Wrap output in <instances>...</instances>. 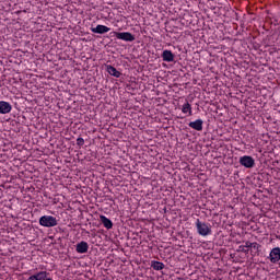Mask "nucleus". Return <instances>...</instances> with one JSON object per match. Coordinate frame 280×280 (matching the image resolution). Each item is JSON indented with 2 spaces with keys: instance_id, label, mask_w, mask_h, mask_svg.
Returning a JSON list of instances; mask_svg holds the SVG:
<instances>
[{
  "instance_id": "obj_1",
  "label": "nucleus",
  "mask_w": 280,
  "mask_h": 280,
  "mask_svg": "<svg viewBox=\"0 0 280 280\" xmlns=\"http://www.w3.org/2000/svg\"><path fill=\"white\" fill-rule=\"evenodd\" d=\"M197 233L202 237H207V235H211V225L209 223L201 222L200 219L196 221Z\"/></svg>"
},
{
  "instance_id": "obj_2",
  "label": "nucleus",
  "mask_w": 280,
  "mask_h": 280,
  "mask_svg": "<svg viewBox=\"0 0 280 280\" xmlns=\"http://www.w3.org/2000/svg\"><path fill=\"white\" fill-rule=\"evenodd\" d=\"M39 224L46 229H51L52 226H58V219L51 215H43L39 219Z\"/></svg>"
},
{
  "instance_id": "obj_3",
  "label": "nucleus",
  "mask_w": 280,
  "mask_h": 280,
  "mask_svg": "<svg viewBox=\"0 0 280 280\" xmlns=\"http://www.w3.org/2000/svg\"><path fill=\"white\" fill-rule=\"evenodd\" d=\"M114 36H116L118 40H125L127 43H132V40H135V35L128 32H124V33L114 32Z\"/></svg>"
},
{
  "instance_id": "obj_4",
  "label": "nucleus",
  "mask_w": 280,
  "mask_h": 280,
  "mask_svg": "<svg viewBox=\"0 0 280 280\" xmlns=\"http://www.w3.org/2000/svg\"><path fill=\"white\" fill-rule=\"evenodd\" d=\"M240 163L243 165V167H255V160L249 155H244L240 158Z\"/></svg>"
},
{
  "instance_id": "obj_5",
  "label": "nucleus",
  "mask_w": 280,
  "mask_h": 280,
  "mask_svg": "<svg viewBox=\"0 0 280 280\" xmlns=\"http://www.w3.org/2000/svg\"><path fill=\"white\" fill-rule=\"evenodd\" d=\"M269 258L271 264H277V261L280 260V248L279 247L273 248L269 254Z\"/></svg>"
},
{
  "instance_id": "obj_6",
  "label": "nucleus",
  "mask_w": 280,
  "mask_h": 280,
  "mask_svg": "<svg viewBox=\"0 0 280 280\" xmlns=\"http://www.w3.org/2000/svg\"><path fill=\"white\" fill-rule=\"evenodd\" d=\"M12 110V105L5 101H0V114L8 115Z\"/></svg>"
},
{
  "instance_id": "obj_7",
  "label": "nucleus",
  "mask_w": 280,
  "mask_h": 280,
  "mask_svg": "<svg viewBox=\"0 0 280 280\" xmlns=\"http://www.w3.org/2000/svg\"><path fill=\"white\" fill-rule=\"evenodd\" d=\"M92 32L94 34H106V33L110 32V28H108V26L98 24L96 27L92 28Z\"/></svg>"
},
{
  "instance_id": "obj_8",
  "label": "nucleus",
  "mask_w": 280,
  "mask_h": 280,
  "mask_svg": "<svg viewBox=\"0 0 280 280\" xmlns=\"http://www.w3.org/2000/svg\"><path fill=\"white\" fill-rule=\"evenodd\" d=\"M89 252V243L88 242H81L77 244V253L84 254Z\"/></svg>"
},
{
  "instance_id": "obj_9",
  "label": "nucleus",
  "mask_w": 280,
  "mask_h": 280,
  "mask_svg": "<svg viewBox=\"0 0 280 280\" xmlns=\"http://www.w3.org/2000/svg\"><path fill=\"white\" fill-rule=\"evenodd\" d=\"M164 62H174V54L171 50H164L162 54Z\"/></svg>"
},
{
  "instance_id": "obj_10",
  "label": "nucleus",
  "mask_w": 280,
  "mask_h": 280,
  "mask_svg": "<svg viewBox=\"0 0 280 280\" xmlns=\"http://www.w3.org/2000/svg\"><path fill=\"white\" fill-rule=\"evenodd\" d=\"M189 128H192V130L197 131L202 130V119H197L195 121L189 122Z\"/></svg>"
},
{
  "instance_id": "obj_11",
  "label": "nucleus",
  "mask_w": 280,
  "mask_h": 280,
  "mask_svg": "<svg viewBox=\"0 0 280 280\" xmlns=\"http://www.w3.org/2000/svg\"><path fill=\"white\" fill-rule=\"evenodd\" d=\"M106 71L109 73V75H113L114 78H119L121 75V72H119L115 67L113 66H106Z\"/></svg>"
},
{
  "instance_id": "obj_12",
  "label": "nucleus",
  "mask_w": 280,
  "mask_h": 280,
  "mask_svg": "<svg viewBox=\"0 0 280 280\" xmlns=\"http://www.w3.org/2000/svg\"><path fill=\"white\" fill-rule=\"evenodd\" d=\"M101 222L103 224V226H105V229H113V221H110V219L104 217V215H101Z\"/></svg>"
},
{
  "instance_id": "obj_13",
  "label": "nucleus",
  "mask_w": 280,
  "mask_h": 280,
  "mask_svg": "<svg viewBox=\"0 0 280 280\" xmlns=\"http://www.w3.org/2000/svg\"><path fill=\"white\" fill-rule=\"evenodd\" d=\"M151 266L154 270H163V268H165V265L159 261H153Z\"/></svg>"
},
{
  "instance_id": "obj_14",
  "label": "nucleus",
  "mask_w": 280,
  "mask_h": 280,
  "mask_svg": "<svg viewBox=\"0 0 280 280\" xmlns=\"http://www.w3.org/2000/svg\"><path fill=\"white\" fill-rule=\"evenodd\" d=\"M182 112L184 114L188 113L189 115H191V105L189 103H185L182 107Z\"/></svg>"
},
{
  "instance_id": "obj_15",
  "label": "nucleus",
  "mask_w": 280,
  "mask_h": 280,
  "mask_svg": "<svg viewBox=\"0 0 280 280\" xmlns=\"http://www.w3.org/2000/svg\"><path fill=\"white\" fill-rule=\"evenodd\" d=\"M246 248H257V243H246Z\"/></svg>"
},
{
  "instance_id": "obj_16",
  "label": "nucleus",
  "mask_w": 280,
  "mask_h": 280,
  "mask_svg": "<svg viewBox=\"0 0 280 280\" xmlns=\"http://www.w3.org/2000/svg\"><path fill=\"white\" fill-rule=\"evenodd\" d=\"M77 143L78 145H84V139L78 138Z\"/></svg>"
}]
</instances>
